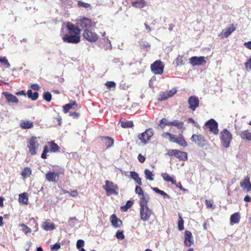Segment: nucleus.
Wrapping results in <instances>:
<instances>
[{
    "instance_id": "nucleus-1",
    "label": "nucleus",
    "mask_w": 251,
    "mask_h": 251,
    "mask_svg": "<svg viewBox=\"0 0 251 251\" xmlns=\"http://www.w3.org/2000/svg\"><path fill=\"white\" fill-rule=\"evenodd\" d=\"M67 32L62 36L64 42L76 44L80 41V31L78 26L68 22L66 25Z\"/></svg>"
},
{
    "instance_id": "nucleus-2",
    "label": "nucleus",
    "mask_w": 251,
    "mask_h": 251,
    "mask_svg": "<svg viewBox=\"0 0 251 251\" xmlns=\"http://www.w3.org/2000/svg\"><path fill=\"white\" fill-rule=\"evenodd\" d=\"M39 137L32 136L27 140V147L31 155L36 154L40 148Z\"/></svg>"
},
{
    "instance_id": "nucleus-3",
    "label": "nucleus",
    "mask_w": 251,
    "mask_h": 251,
    "mask_svg": "<svg viewBox=\"0 0 251 251\" xmlns=\"http://www.w3.org/2000/svg\"><path fill=\"white\" fill-rule=\"evenodd\" d=\"M162 136L164 137H169V140L171 142L176 143L181 147H186L188 146V144L182 134H180L178 136H176L169 132H167L164 133Z\"/></svg>"
},
{
    "instance_id": "nucleus-4",
    "label": "nucleus",
    "mask_w": 251,
    "mask_h": 251,
    "mask_svg": "<svg viewBox=\"0 0 251 251\" xmlns=\"http://www.w3.org/2000/svg\"><path fill=\"white\" fill-rule=\"evenodd\" d=\"M232 139V134L227 129L225 128L221 132V144L224 148L229 147Z\"/></svg>"
},
{
    "instance_id": "nucleus-5",
    "label": "nucleus",
    "mask_w": 251,
    "mask_h": 251,
    "mask_svg": "<svg viewBox=\"0 0 251 251\" xmlns=\"http://www.w3.org/2000/svg\"><path fill=\"white\" fill-rule=\"evenodd\" d=\"M153 135V130L151 128H149L147 129L144 132L139 134L138 138L142 144L146 145L151 140Z\"/></svg>"
},
{
    "instance_id": "nucleus-6",
    "label": "nucleus",
    "mask_w": 251,
    "mask_h": 251,
    "mask_svg": "<svg viewBox=\"0 0 251 251\" xmlns=\"http://www.w3.org/2000/svg\"><path fill=\"white\" fill-rule=\"evenodd\" d=\"M105 184L103 186V189L106 191L107 196L118 194L119 188L117 185H115L112 182L106 180Z\"/></svg>"
},
{
    "instance_id": "nucleus-7",
    "label": "nucleus",
    "mask_w": 251,
    "mask_h": 251,
    "mask_svg": "<svg viewBox=\"0 0 251 251\" xmlns=\"http://www.w3.org/2000/svg\"><path fill=\"white\" fill-rule=\"evenodd\" d=\"M190 139L194 143L201 148L206 146L208 143L207 140L201 134H193Z\"/></svg>"
},
{
    "instance_id": "nucleus-8",
    "label": "nucleus",
    "mask_w": 251,
    "mask_h": 251,
    "mask_svg": "<svg viewBox=\"0 0 251 251\" xmlns=\"http://www.w3.org/2000/svg\"><path fill=\"white\" fill-rule=\"evenodd\" d=\"M167 154L169 156H174L182 161H186L188 159L187 153L178 150H169L167 151Z\"/></svg>"
},
{
    "instance_id": "nucleus-9",
    "label": "nucleus",
    "mask_w": 251,
    "mask_h": 251,
    "mask_svg": "<svg viewBox=\"0 0 251 251\" xmlns=\"http://www.w3.org/2000/svg\"><path fill=\"white\" fill-rule=\"evenodd\" d=\"M151 69L155 75H161L164 72V65L160 60H156L151 65Z\"/></svg>"
},
{
    "instance_id": "nucleus-10",
    "label": "nucleus",
    "mask_w": 251,
    "mask_h": 251,
    "mask_svg": "<svg viewBox=\"0 0 251 251\" xmlns=\"http://www.w3.org/2000/svg\"><path fill=\"white\" fill-rule=\"evenodd\" d=\"M140 215L141 220L145 222L149 220L151 215H154V213L147 206L140 207Z\"/></svg>"
},
{
    "instance_id": "nucleus-11",
    "label": "nucleus",
    "mask_w": 251,
    "mask_h": 251,
    "mask_svg": "<svg viewBox=\"0 0 251 251\" xmlns=\"http://www.w3.org/2000/svg\"><path fill=\"white\" fill-rule=\"evenodd\" d=\"M218 126V125L216 121L213 119H211L204 124L203 127H206L208 128L211 132L217 135L219 132Z\"/></svg>"
},
{
    "instance_id": "nucleus-12",
    "label": "nucleus",
    "mask_w": 251,
    "mask_h": 251,
    "mask_svg": "<svg viewBox=\"0 0 251 251\" xmlns=\"http://www.w3.org/2000/svg\"><path fill=\"white\" fill-rule=\"evenodd\" d=\"M188 108L192 111H195L199 106L200 100L196 96H190L188 100Z\"/></svg>"
},
{
    "instance_id": "nucleus-13",
    "label": "nucleus",
    "mask_w": 251,
    "mask_h": 251,
    "mask_svg": "<svg viewBox=\"0 0 251 251\" xmlns=\"http://www.w3.org/2000/svg\"><path fill=\"white\" fill-rule=\"evenodd\" d=\"M77 24L85 30L89 29L92 25V20L86 17H83L77 21Z\"/></svg>"
},
{
    "instance_id": "nucleus-14",
    "label": "nucleus",
    "mask_w": 251,
    "mask_h": 251,
    "mask_svg": "<svg viewBox=\"0 0 251 251\" xmlns=\"http://www.w3.org/2000/svg\"><path fill=\"white\" fill-rule=\"evenodd\" d=\"M46 179L49 182L56 183L59 178V174L49 171L45 175Z\"/></svg>"
},
{
    "instance_id": "nucleus-15",
    "label": "nucleus",
    "mask_w": 251,
    "mask_h": 251,
    "mask_svg": "<svg viewBox=\"0 0 251 251\" xmlns=\"http://www.w3.org/2000/svg\"><path fill=\"white\" fill-rule=\"evenodd\" d=\"M190 63L193 66H200L206 63L203 56H193L190 58Z\"/></svg>"
},
{
    "instance_id": "nucleus-16",
    "label": "nucleus",
    "mask_w": 251,
    "mask_h": 251,
    "mask_svg": "<svg viewBox=\"0 0 251 251\" xmlns=\"http://www.w3.org/2000/svg\"><path fill=\"white\" fill-rule=\"evenodd\" d=\"M193 244L194 240L192 233L189 230H186L184 232V245L187 247H189Z\"/></svg>"
},
{
    "instance_id": "nucleus-17",
    "label": "nucleus",
    "mask_w": 251,
    "mask_h": 251,
    "mask_svg": "<svg viewBox=\"0 0 251 251\" xmlns=\"http://www.w3.org/2000/svg\"><path fill=\"white\" fill-rule=\"evenodd\" d=\"M110 219L112 226L115 228H120L123 225L122 221L115 214H112Z\"/></svg>"
},
{
    "instance_id": "nucleus-18",
    "label": "nucleus",
    "mask_w": 251,
    "mask_h": 251,
    "mask_svg": "<svg viewBox=\"0 0 251 251\" xmlns=\"http://www.w3.org/2000/svg\"><path fill=\"white\" fill-rule=\"evenodd\" d=\"M240 184L244 190L251 191V182L248 176H246L243 180L240 182Z\"/></svg>"
},
{
    "instance_id": "nucleus-19",
    "label": "nucleus",
    "mask_w": 251,
    "mask_h": 251,
    "mask_svg": "<svg viewBox=\"0 0 251 251\" xmlns=\"http://www.w3.org/2000/svg\"><path fill=\"white\" fill-rule=\"evenodd\" d=\"M3 94L5 96V99L8 103H18L19 100L15 96L7 92L3 93Z\"/></svg>"
},
{
    "instance_id": "nucleus-20",
    "label": "nucleus",
    "mask_w": 251,
    "mask_h": 251,
    "mask_svg": "<svg viewBox=\"0 0 251 251\" xmlns=\"http://www.w3.org/2000/svg\"><path fill=\"white\" fill-rule=\"evenodd\" d=\"M101 142L106 146V149L112 147L114 145V139L110 137H100Z\"/></svg>"
},
{
    "instance_id": "nucleus-21",
    "label": "nucleus",
    "mask_w": 251,
    "mask_h": 251,
    "mask_svg": "<svg viewBox=\"0 0 251 251\" xmlns=\"http://www.w3.org/2000/svg\"><path fill=\"white\" fill-rule=\"evenodd\" d=\"M236 25L235 26L233 24H231L230 26L225 30H223L221 34L224 37L227 38L233 31L236 30Z\"/></svg>"
},
{
    "instance_id": "nucleus-22",
    "label": "nucleus",
    "mask_w": 251,
    "mask_h": 251,
    "mask_svg": "<svg viewBox=\"0 0 251 251\" xmlns=\"http://www.w3.org/2000/svg\"><path fill=\"white\" fill-rule=\"evenodd\" d=\"M20 127L22 129H29L33 127V123L29 120H23L19 125Z\"/></svg>"
},
{
    "instance_id": "nucleus-23",
    "label": "nucleus",
    "mask_w": 251,
    "mask_h": 251,
    "mask_svg": "<svg viewBox=\"0 0 251 251\" xmlns=\"http://www.w3.org/2000/svg\"><path fill=\"white\" fill-rule=\"evenodd\" d=\"M161 176L166 182H171L172 184H176L175 177L174 176H171L167 173L161 174Z\"/></svg>"
},
{
    "instance_id": "nucleus-24",
    "label": "nucleus",
    "mask_w": 251,
    "mask_h": 251,
    "mask_svg": "<svg viewBox=\"0 0 251 251\" xmlns=\"http://www.w3.org/2000/svg\"><path fill=\"white\" fill-rule=\"evenodd\" d=\"M241 216L239 212H236L232 214L230 218V222L231 225L238 224L240 222Z\"/></svg>"
},
{
    "instance_id": "nucleus-25",
    "label": "nucleus",
    "mask_w": 251,
    "mask_h": 251,
    "mask_svg": "<svg viewBox=\"0 0 251 251\" xmlns=\"http://www.w3.org/2000/svg\"><path fill=\"white\" fill-rule=\"evenodd\" d=\"M83 36L87 40L90 42L94 41V34L89 29L85 30L83 33Z\"/></svg>"
},
{
    "instance_id": "nucleus-26",
    "label": "nucleus",
    "mask_w": 251,
    "mask_h": 251,
    "mask_svg": "<svg viewBox=\"0 0 251 251\" xmlns=\"http://www.w3.org/2000/svg\"><path fill=\"white\" fill-rule=\"evenodd\" d=\"M141 196L142 197L140 199V207L147 206L150 198L149 195L146 194Z\"/></svg>"
},
{
    "instance_id": "nucleus-27",
    "label": "nucleus",
    "mask_w": 251,
    "mask_h": 251,
    "mask_svg": "<svg viewBox=\"0 0 251 251\" xmlns=\"http://www.w3.org/2000/svg\"><path fill=\"white\" fill-rule=\"evenodd\" d=\"M48 144L50 148V152H56L60 151V147L54 142V141L49 142Z\"/></svg>"
},
{
    "instance_id": "nucleus-28",
    "label": "nucleus",
    "mask_w": 251,
    "mask_h": 251,
    "mask_svg": "<svg viewBox=\"0 0 251 251\" xmlns=\"http://www.w3.org/2000/svg\"><path fill=\"white\" fill-rule=\"evenodd\" d=\"M130 177L137 183L139 185H142V183L141 178L139 177V175L135 172L131 171L130 172Z\"/></svg>"
},
{
    "instance_id": "nucleus-29",
    "label": "nucleus",
    "mask_w": 251,
    "mask_h": 251,
    "mask_svg": "<svg viewBox=\"0 0 251 251\" xmlns=\"http://www.w3.org/2000/svg\"><path fill=\"white\" fill-rule=\"evenodd\" d=\"M146 4V2L144 0H138L131 2L132 6L137 8H143Z\"/></svg>"
},
{
    "instance_id": "nucleus-30",
    "label": "nucleus",
    "mask_w": 251,
    "mask_h": 251,
    "mask_svg": "<svg viewBox=\"0 0 251 251\" xmlns=\"http://www.w3.org/2000/svg\"><path fill=\"white\" fill-rule=\"evenodd\" d=\"M240 136L243 140L251 141V132H250L248 130L241 131Z\"/></svg>"
},
{
    "instance_id": "nucleus-31",
    "label": "nucleus",
    "mask_w": 251,
    "mask_h": 251,
    "mask_svg": "<svg viewBox=\"0 0 251 251\" xmlns=\"http://www.w3.org/2000/svg\"><path fill=\"white\" fill-rule=\"evenodd\" d=\"M19 201L20 203H22L24 204H28V199L27 193H24L19 195Z\"/></svg>"
},
{
    "instance_id": "nucleus-32",
    "label": "nucleus",
    "mask_w": 251,
    "mask_h": 251,
    "mask_svg": "<svg viewBox=\"0 0 251 251\" xmlns=\"http://www.w3.org/2000/svg\"><path fill=\"white\" fill-rule=\"evenodd\" d=\"M42 227L46 231L53 230L55 228V226L53 223L48 222H44L43 224Z\"/></svg>"
},
{
    "instance_id": "nucleus-33",
    "label": "nucleus",
    "mask_w": 251,
    "mask_h": 251,
    "mask_svg": "<svg viewBox=\"0 0 251 251\" xmlns=\"http://www.w3.org/2000/svg\"><path fill=\"white\" fill-rule=\"evenodd\" d=\"M31 169L29 167H25L21 172V176L24 178H27L31 174Z\"/></svg>"
},
{
    "instance_id": "nucleus-34",
    "label": "nucleus",
    "mask_w": 251,
    "mask_h": 251,
    "mask_svg": "<svg viewBox=\"0 0 251 251\" xmlns=\"http://www.w3.org/2000/svg\"><path fill=\"white\" fill-rule=\"evenodd\" d=\"M121 126L123 128H131L133 127L134 124L132 121H120Z\"/></svg>"
},
{
    "instance_id": "nucleus-35",
    "label": "nucleus",
    "mask_w": 251,
    "mask_h": 251,
    "mask_svg": "<svg viewBox=\"0 0 251 251\" xmlns=\"http://www.w3.org/2000/svg\"><path fill=\"white\" fill-rule=\"evenodd\" d=\"M170 126H174L176 127L178 129H181L183 128L184 123L178 120H174L171 122Z\"/></svg>"
},
{
    "instance_id": "nucleus-36",
    "label": "nucleus",
    "mask_w": 251,
    "mask_h": 251,
    "mask_svg": "<svg viewBox=\"0 0 251 251\" xmlns=\"http://www.w3.org/2000/svg\"><path fill=\"white\" fill-rule=\"evenodd\" d=\"M171 122H169L167 119L162 118L159 122V126L161 128L163 129L166 126H170Z\"/></svg>"
},
{
    "instance_id": "nucleus-37",
    "label": "nucleus",
    "mask_w": 251,
    "mask_h": 251,
    "mask_svg": "<svg viewBox=\"0 0 251 251\" xmlns=\"http://www.w3.org/2000/svg\"><path fill=\"white\" fill-rule=\"evenodd\" d=\"M27 95L28 98H31L32 100H35L38 98V93L35 92L33 93L31 90H28L27 92Z\"/></svg>"
},
{
    "instance_id": "nucleus-38",
    "label": "nucleus",
    "mask_w": 251,
    "mask_h": 251,
    "mask_svg": "<svg viewBox=\"0 0 251 251\" xmlns=\"http://www.w3.org/2000/svg\"><path fill=\"white\" fill-rule=\"evenodd\" d=\"M0 63L5 66L7 68L10 67V64L5 56H0Z\"/></svg>"
},
{
    "instance_id": "nucleus-39",
    "label": "nucleus",
    "mask_w": 251,
    "mask_h": 251,
    "mask_svg": "<svg viewBox=\"0 0 251 251\" xmlns=\"http://www.w3.org/2000/svg\"><path fill=\"white\" fill-rule=\"evenodd\" d=\"M178 221L177 222L178 228L179 230L184 229V221L180 213L178 214Z\"/></svg>"
},
{
    "instance_id": "nucleus-40",
    "label": "nucleus",
    "mask_w": 251,
    "mask_h": 251,
    "mask_svg": "<svg viewBox=\"0 0 251 251\" xmlns=\"http://www.w3.org/2000/svg\"><path fill=\"white\" fill-rule=\"evenodd\" d=\"M183 56L179 55L176 59V64L177 66L184 65Z\"/></svg>"
},
{
    "instance_id": "nucleus-41",
    "label": "nucleus",
    "mask_w": 251,
    "mask_h": 251,
    "mask_svg": "<svg viewBox=\"0 0 251 251\" xmlns=\"http://www.w3.org/2000/svg\"><path fill=\"white\" fill-rule=\"evenodd\" d=\"M144 173L145 175V177L147 179H149L150 180H153V174H152V172H151L148 169H145Z\"/></svg>"
},
{
    "instance_id": "nucleus-42",
    "label": "nucleus",
    "mask_w": 251,
    "mask_h": 251,
    "mask_svg": "<svg viewBox=\"0 0 251 251\" xmlns=\"http://www.w3.org/2000/svg\"><path fill=\"white\" fill-rule=\"evenodd\" d=\"M167 95H168L166 91L160 92L159 95L158 100L160 101H162L167 100L169 98Z\"/></svg>"
},
{
    "instance_id": "nucleus-43",
    "label": "nucleus",
    "mask_w": 251,
    "mask_h": 251,
    "mask_svg": "<svg viewBox=\"0 0 251 251\" xmlns=\"http://www.w3.org/2000/svg\"><path fill=\"white\" fill-rule=\"evenodd\" d=\"M50 151V149H49V147L48 146H45L44 147V149L43 152L41 154V158L43 159H46L47 158L48 155L47 154L48 152Z\"/></svg>"
},
{
    "instance_id": "nucleus-44",
    "label": "nucleus",
    "mask_w": 251,
    "mask_h": 251,
    "mask_svg": "<svg viewBox=\"0 0 251 251\" xmlns=\"http://www.w3.org/2000/svg\"><path fill=\"white\" fill-rule=\"evenodd\" d=\"M108 40L107 39L103 38H100L98 41V44L100 48L104 47L105 44H107Z\"/></svg>"
},
{
    "instance_id": "nucleus-45",
    "label": "nucleus",
    "mask_w": 251,
    "mask_h": 251,
    "mask_svg": "<svg viewBox=\"0 0 251 251\" xmlns=\"http://www.w3.org/2000/svg\"><path fill=\"white\" fill-rule=\"evenodd\" d=\"M105 86L109 90H111V88H113V90H114L115 89L116 84L115 82L110 81H107L105 83Z\"/></svg>"
},
{
    "instance_id": "nucleus-46",
    "label": "nucleus",
    "mask_w": 251,
    "mask_h": 251,
    "mask_svg": "<svg viewBox=\"0 0 251 251\" xmlns=\"http://www.w3.org/2000/svg\"><path fill=\"white\" fill-rule=\"evenodd\" d=\"M51 94L49 92H46L44 93L43 98L45 100L48 102H50L51 100Z\"/></svg>"
},
{
    "instance_id": "nucleus-47",
    "label": "nucleus",
    "mask_w": 251,
    "mask_h": 251,
    "mask_svg": "<svg viewBox=\"0 0 251 251\" xmlns=\"http://www.w3.org/2000/svg\"><path fill=\"white\" fill-rule=\"evenodd\" d=\"M214 201L213 200H205V204L207 208L214 209L215 207L213 206Z\"/></svg>"
},
{
    "instance_id": "nucleus-48",
    "label": "nucleus",
    "mask_w": 251,
    "mask_h": 251,
    "mask_svg": "<svg viewBox=\"0 0 251 251\" xmlns=\"http://www.w3.org/2000/svg\"><path fill=\"white\" fill-rule=\"evenodd\" d=\"M23 228V231L25 233L27 234L28 233L31 232V229L30 227L25 225L24 224H22L20 225Z\"/></svg>"
},
{
    "instance_id": "nucleus-49",
    "label": "nucleus",
    "mask_w": 251,
    "mask_h": 251,
    "mask_svg": "<svg viewBox=\"0 0 251 251\" xmlns=\"http://www.w3.org/2000/svg\"><path fill=\"white\" fill-rule=\"evenodd\" d=\"M116 237L118 239H120V240L124 239L125 237V236L124 234V231L118 230L116 232Z\"/></svg>"
},
{
    "instance_id": "nucleus-50",
    "label": "nucleus",
    "mask_w": 251,
    "mask_h": 251,
    "mask_svg": "<svg viewBox=\"0 0 251 251\" xmlns=\"http://www.w3.org/2000/svg\"><path fill=\"white\" fill-rule=\"evenodd\" d=\"M77 4H78V7L85 8H89L91 6L90 4H89L88 3L82 2L81 1H78Z\"/></svg>"
},
{
    "instance_id": "nucleus-51",
    "label": "nucleus",
    "mask_w": 251,
    "mask_h": 251,
    "mask_svg": "<svg viewBox=\"0 0 251 251\" xmlns=\"http://www.w3.org/2000/svg\"><path fill=\"white\" fill-rule=\"evenodd\" d=\"M73 108L70 103L65 104L63 106V112L64 113H67L69 112V110Z\"/></svg>"
},
{
    "instance_id": "nucleus-52",
    "label": "nucleus",
    "mask_w": 251,
    "mask_h": 251,
    "mask_svg": "<svg viewBox=\"0 0 251 251\" xmlns=\"http://www.w3.org/2000/svg\"><path fill=\"white\" fill-rule=\"evenodd\" d=\"M166 91L167 93V96L170 98L173 97L176 93L177 90L176 88H173L172 90Z\"/></svg>"
},
{
    "instance_id": "nucleus-53",
    "label": "nucleus",
    "mask_w": 251,
    "mask_h": 251,
    "mask_svg": "<svg viewBox=\"0 0 251 251\" xmlns=\"http://www.w3.org/2000/svg\"><path fill=\"white\" fill-rule=\"evenodd\" d=\"M84 246V241L82 239H79L76 243V247L78 249L83 248Z\"/></svg>"
},
{
    "instance_id": "nucleus-54",
    "label": "nucleus",
    "mask_w": 251,
    "mask_h": 251,
    "mask_svg": "<svg viewBox=\"0 0 251 251\" xmlns=\"http://www.w3.org/2000/svg\"><path fill=\"white\" fill-rule=\"evenodd\" d=\"M135 191L137 194L140 196L144 194L143 190L139 186H136Z\"/></svg>"
},
{
    "instance_id": "nucleus-55",
    "label": "nucleus",
    "mask_w": 251,
    "mask_h": 251,
    "mask_svg": "<svg viewBox=\"0 0 251 251\" xmlns=\"http://www.w3.org/2000/svg\"><path fill=\"white\" fill-rule=\"evenodd\" d=\"M138 159L140 162L143 163L145 161L146 157L140 153L138 156Z\"/></svg>"
},
{
    "instance_id": "nucleus-56",
    "label": "nucleus",
    "mask_w": 251,
    "mask_h": 251,
    "mask_svg": "<svg viewBox=\"0 0 251 251\" xmlns=\"http://www.w3.org/2000/svg\"><path fill=\"white\" fill-rule=\"evenodd\" d=\"M55 121L58 122L59 126H60L62 124V118L60 116L58 115L57 117L54 118V122Z\"/></svg>"
},
{
    "instance_id": "nucleus-57",
    "label": "nucleus",
    "mask_w": 251,
    "mask_h": 251,
    "mask_svg": "<svg viewBox=\"0 0 251 251\" xmlns=\"http://www.w3.org/2000/svg\"><path fill=\"white\" fill-rule=\"evenodd\" d=\"M176 187L179 188L180 190H183L184 191H187L186 189H184L181 183V182L176 183V184H174Z\"/></svg>"
},
{
    "instance_id": "nucleus-58",
    "label": "nucleus",
    "mask_w": 251,
    "mask_h": 251,
    "mask_svg": "<svg viewBox=\"0 0 251 251\" xmlns=\"http://www.w3.org/2000/svg\"><path fill=\"white\" fill-rule=\"evenodd\" d=\"M60 248V245L58 243H56L51 246V249L52 250H58Z\"/></svg>"
},
{
    "instance_id": "nucleus-59",
    "label": "nucleus",
    "mask_w": 251,
    "mask_h": 251,
    "mask_svg": "<svg viewBox=\"0 0 251 251\" xmlns=\"http://www.w3.org/2000/svg\"><path fill=\"white\" fill-rule=\"evenodd\" d=\"M70 116H72L73 118H78L79 116V113L76 112H71Z\"/></svg>"
},
{
    "instance_id": "nucleus-60",
    "label": "nucleus",
    "mask_w": 251,
    "mask_h": 251,
    "mask_svg": "<svg viewBox=\"0 0 251 251\" xmlns=\"http://www.w3.org/2000/svg\"><path fill=\"white\" fill-rule=\"evenodd\" d=\"M71 196H72L73 197H76L78 195V192L76 190H73L70 191V194Z\"/></svg>"
},
{
    "instance_id": "nucleus-61",
    "label": "nucleus",
    "mask_w": 251,
    "mask_h": 251,
    "mask_svg": "<svg viewBox=\"0 0 251 251\" xmlns=\"http://www.w3.org/2000/svg\"><path fill=\"white\" fill-rule=\"evenodd\" d=\"M159 194L162 196H163L165 198L170 199V196L166 193H165L164 191L162 190H160V193H159Z\"/></svg>"
},
{
    "instance_id": "nucleus-62",
    "label": "nucleus",
    "mask_w": 251,
    "mask_h": 251,
    "mask_svg": "<svg viewBox=\"0 0 251 251\" xmlns=\"http://www.w3.org/2000/svg\"><path fill=\"white\" fill-rule=\"evenodd\" d=\"M31 88L34 90H38L40 88L39 86L37 84H33L31 85Z\"/></svg>"
},
{
    "instance_id": "nucleus-63",
    "label": "nucleus",
    "mask_w": 251,
    "mask_h": 251,
    "mask_svg": "<svg viewBox=\"0 0 251 251\" xmlns=\"http://www.w3.org/2000/svg\"><path fill=\"white\" fill-rule=\"evenodd\" d=\"M244 45L248 49L251 50V41L245 42Z\"/></svg>"
},
{
    "instance_id": "nucleus-64",
    "label": "nucleus",
    "mask_w": 251,
    "mask_h": 251,
    "mask_svg": "<svg viewBox=\"0 0 251 251\" xmlns=\"http://www.w3.org/2000/svg\"><path fill=\"white\" fill-rule=\"evenodd\" d=\"M133 204V202L131 201H128L126 203V205L127 206V208H130Z\"/></svg>"
}]
</instances>
